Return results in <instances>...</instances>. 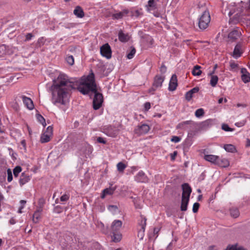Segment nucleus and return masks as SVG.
<instances>
[{"instance_id": "26", "label": "nucleus", "mask_w": 250, "mask_h": 250, "mask_svg": "<svg viewBox=\"0 0 250 250\" xmlns=\"http://www.w3.org/2000/svg\"><path fill=\"white\" fill-rule=\"evenodd\" d=\"M115 232H116L112 231V240L115 242H118L121 241L122 238V235L120 233H116Z\"/></svg>"}, {"instance_id": "40", "label": "nucleus", "mask_w": 250, "mask_h": 250, "mask_svg": "<svg viewBox=\"0 0 250 250\" xmlns=\"http://www.w3.org/2000/svg\"><path fill=\"white\" fill-rule=\"evenodd\" d=\"M222 128L226 131H232L234 130L233 128L229 127L228 125L225 124L222 125Z\"/></svg>"}, {"instance_id": "12", "label": "nucleus", "mask_w": 250, "mask_h": 250, "mask_svg": "<svg viewBox=\"0 0 250 250\" xmlns=\"http://www.w3.org/2000/svg\"><path fill=\"white\" fill-rule=\"evenodd\" d=\"M142 221L140 223V226H141V229L138 231V237H140L141 239H142L144 236V232L145 230V227L146 226V217H142Z\"/></svg>"}, {"instance_id": "5", "label": "nucleus", "mask_w": 250, "mask_h": 250, "mask_svg": "<svg viewBox=\"0 0 250 250\" xmlns=\"http://www.w3.org/2000/svg\"><path fill=\"white\" fill-rule=\"evenodd\" d=\"M52 133L53 127L51 126H48L45 132H44L41 137V142L42 143L48 142L50 140Z\"/></svg>"}, {"instance_id": "16", "label": "nucleus", "mask_w": 250, "mask_h": 250, "mask_svg": "<svg viewBox=\"0 0 250 250\" xmlns=\"http://www.w3.org/2000/svg\"><path fill=\"white\" fill-rule=\"evenodd\" d=\"M204 159L208 162L216 165L219 156L214 155H205Z\"/></svg>"}, {"instance_id": "46", "label": "nucleus", "mask_w": 250, "mask_h": 250, "mask_svg": "<svg viewBox=\"0 0 250 250\" xmlns=\"http://www.w3.org/2000/svg\"><path fill=\"white\" fill-rule=\"evenodd\" d=\"M0 53L2 55L6 53V46L5 45H0Z\"/></svg>"}, {"instance_id": "33", "label": "nucleus", "mask_w": 250, "mask_h": 250, "mask_svg": "<svg viewBox=\"0 0 250 250\" xmlns=\"http://www.w3.org/2000/svg\"><path fill=\"white\" fill-rule=\"evenodd\" d=\"M191 123V121H187L182 122L177 125V129L180 128V129H186V128L185 126V125L190 124Z\"/></svg>"}, {"instance_id": "24", "label": "nucleus", "mask_w": 250, "mask_h": 250, "mask_svg": "<svg viewBox=\"0 0 250 250\" xmlns=\"http://www.w3.org/2000/svg\"><path fill=\"white\" fill-rule=\"evenodd\" d=\"M201 66L199 65H195L193 67L192 71V74L193 76H200L202 74V71L200 70Z\"/></svg>"}, {"instance_id": "30", "label": "nucleus", "mask_w": 250, "mask_h": 250, "mask_svg": "<svg viewBox=\"0 0 250 250\" xmlns=\"http://www.w3.org/2000/svg\"><path fill=\"white\" fill-rule=\"evenodd\" d=\"M230 214L233 218H237L239 215V211L237 208H232L230 209Z\"/></svg>"}, {"instance_id": "56", "label": "nucleus", "mask_w": 250, "mask_h": 250, "mask_svg": "<svg viewBox=\"0 0 250 250\" xmlns=\"http://www.w3.org/2000/svg\"><path fill=\"white\" fill-rule=\"evenodd\" d=\"M229 250H245L244 248L239 247V248H236L235 247L232 246Z\"/></svg>"}, {"instance_id": "29", "label": "nucleus", "mask_w": 250, "mask_h": 250, "mask_svg": "<svg viewBox=\"0 0 250 250\" xmlns=\"http://www.w3.org/2000/svg\"><path fill=\"white\" fill-rule=\"evenodd\" d=\"M146 6L148 7V10L155 9L156 8L155 0H149Z\"/></svg>"}, {"instance_id": "55", "label": "nucleus", "mask_w": 250, "mask_h": 250, "mask_svg": "<svg viewBox=\"0 0 250 250\" xmlns=\"http://www.w3.org/2000/svg\"><path fill=\"white\" fill-rule=\"evenodd\" d=\"M33 37V35L31 33H28L26 35V39H25V41H28V40H30L31 39V38H32Z\"/></svg>"}, {"instance_id": "20", "label": "nucleus", "mask_w": 250, "mask_h": 250, "mask_svg": "<svg viewBox=\"0 0 250 250\" xmlns=\"http://www.w3.org/2000/svg\"><path fill=\"white\" fill-rule=\"evenodd\" d=\"M216 165L221 167H226L229 166V162L227 159H221L219 157Z\"/></svg>"}, {"instance_id": "64", "label": "nucleus", "mask_w": 250, "mask_h": 250, "mask_svg": "<svg viewBox=\"0 0 250 250\" xmlns=\"http://www.w3.org/2000/svg\"><path fill=\"white\" fill-rule=\"evenodd\" d=\"M208 250H217L215 246H211L209 247Z\"/></svg>"}, {"instance_id": "47", "label": "nucleus", "mask_w": 250, "mask_h": 250, "mask_svg": "<svg viewBox=\"0 0 250 250\" xmlns=\"http://www.w3.org/2000/svg\"><path fill=\"white\" fill-rule=\"evenodd\" d=\"M69 198V196L67 194H64L60 198V200L61 201H67Z\"/></svg>"}, {"instance_id": "58", "label": "nucleus", "mask_w": 250, "mask_h": 250, "mask_svg": "<svg viewBox=\"0 0 250 250\" xmlns=\"http://www.w3.org/2000/svg\"><path fill=\"white\" fill-rule=\"evenodd\" d=\"M177 152L175 151L173 153L171 154V159L172 160H174L175 159V156L177 155Z\"/></svg>"}, {"instance_id": "19", "label": "nucleus", "mask_w": 250, "mask_h": 250, "mask_svg": "<svg viewBox=\"0 0 250 250\" xmlns=\"http://www.w3.org/2000/svg\"><path fill=\"white\" fill-rule=\"evenodd\" d=\"M74 14L78 18H83L84 16V12L82 8L79 6H77L76 7L75 9L73 11Z\"/></svg>"}, {"instance_id": "39", "label": "nucleus", "mask_w": 250, "mask_h": 250, "mask_svg": "<svg viewBox=\"0 0 250 250\" xmlns=\"http://www.w3.org/2000/svg\"><path fill=\"white\" fill-rule=\"evenodd\" d=\"M204 111L202 108L198 109L195 111V116L197 117H200L203 116L204 115Z\"/></svg>"}, {"instance_id": "14", "label": "nucleus", "mask_w": 250, "mask_h": 250, "mask_svg": "<svg viewBox=\"0 0 250 250\" xmlns=\"http://www.w3.org/2000/svg\"><path fill=\"white\" fill-rule=\"evenodd\" d=\"M122 226V222L119 220H114L111 226L112 231L117 232L120 230Z\"/></svg>"}, {"instance_id": "17", "label": "nucleus", "mask_w": 250, "mask_h": 250, "mask_svg": "<svg viewBox=\"0 0 250 250\" xmlns=\"http://www.w3.org/2000/svg\"><path fill=\"white\" fill-rule=\"evenodd\" d=\"M242 46L240 44H237L234 49L233 52V57L236 59L240 57L242 54L241 50Z\"/></svg>"}, {"instance_id": "38", "label": "nucleus", "mask_w": 250, "mask_h": 250, "mask_svg": "<svg viewBox=\"0 0 250 250\" xmlns=\"http://www.w3.org/2000/svg\"><path fill=\"white\" fill-rule=\"evenodd\" d=\"M66 61L70 65H73L74 63V59L73 56L70 55L66 57Z\"/></svg>"}, {"instance_id": "59", "label": "nucleus", "mask_w": 250, "mask_h": 250, "mask_svg": "<svg viewBox=\"0 0 250 250\" xmlns=\"http://www.w3.org/2000/svg\"><path fill=\"white\" fill-rule=\"evenodd\" d=\"M241 73H242V75L244 74H247L249 72H248L247 70L245 68H242L241 70Z\"/></svg>"}, {"instance_id": "35", "label": "nucleus", "mask_w": 250, "mask_h": 250, "mask_svg": "<svg viewBox=\"0 0 250 250\" xmlns=\"http://www.w3.org/2000/svg\"><path fill=\"white\" fill-rule=\"evenodd\" d=\"M21 171V167L20 166L16 167L13 169V174L15 177H17Z\"/></svg>"}, {"instance_id": "2", "label": "nucleus", "mask_w": 250, "mask_h": 250, "mask_svg": "<svg viewBox=\"0 0 250 250\" xmlns=\"http://www.w3.org/2000/svg\"><path fill=\"white\" fill-rule=\"evenodd\" d=\"M78 90L83 94H87L90 92L94 93L93 101V107L95 110L99 109L103 102V95L97 92L95 82L94 74L93 72L86 77H83L78 87Z\"/></svg>"}, {"instance_id": "28", "label": "nucleus", "mask_w": 250, "mask_h": 250, "mask_svg": "<svg viewBox=\"0 0 250 250\" xmlns=\"http://www.w3.org/2000/svg\"><path fill=\"white\" fill-rule=\"evenodd\" d=\"M224 148L225 149V150L229 152H233L235 150L234 146L231 144H227L224 145Z\"/></svg>"}, {"instance_id": "23", "label": "nucleus", "mask_w": 250, "mask_h": 250, "mask_svg": "<svg viewBox=\"0 0 250 250\" xmlns=\"http://www.w3.org/2000/svg\"><path fill=\"white\" fill-rule=\"evenodd\" d=\"M119 40L122 42H126L129 40V36L125 34L122 31H120L118 34Z\"/></svg>"}, {"instance_id": "53", "label": "nucleus", "mask_w": 250, "mask_h": 250, "mask_svg": "<svg viewBox=\"0 0 250 250\" xmlns=\"http://www.w3.org/2000/svg\"><path fill=\"white\" fill-rule=\"evenodd\" d=\"M45 204V200L43 198H41L39 200V205L41 207H43L44 204Z\"/></svg>"}, {"instance_id": "6", "label": "nucleus", "mask_w": 250, "mask_h": 250, "mask_svg": "<svg viewBox=\"0 0 250 250\" xmlns=\"http://www.w3.org/2000/svg\"><path fill=\"white\" fill-rule=\"evenodd\" d=\"M119 130L115 127L108 126L104 129V133L106 135L115 138L119 134Z\"/></svg>"}, {"instance_id": "11", "label": "nucleus", "mask_w": 250, "mask_h": 250, "mask_svg": "<svg viewBox=\"0 0 250 250\" xmlns=\"http://www.w3.org/2000/svg\"><path fill=\"white\" fill-rule=\"evenodd\" d=\"M135 179V180L138 182L146 183L148 181L147 177L142 171H141L138 173V174L136 175Z\"/></svg>"}, {"instance_id": "4", "label": "nucleus", "mask_w": 250, "mask_h": 250, "mask_svg": "<svg viewBox=\"0 0 250 250\" xmlns=\"http://www.w3.org/2000/svg\"><path fill=\"white\" fill-rule=\"evenodd\" d=\"M165 79V76L156 75L154 78V82L152 87L149 90L150 92L151 91H154L157 88L161 87L162 83Z\"/></svg>"}, {"instance_id": "48", "label": "nucleus", "mask_w": 250, "mask_h": 250, "mask_svg": "<svg viewBox=\"0 0 250 250\" xmlns=\"http://www.w3.org/2000/svg\"><path fill=\"white\" fill-rule=\"evenodd\" d=\"M160 71L162 74H164L167 71V67L164 64H162L160 68Z\"/></svg>"}, {"instance_id": "34", "label": "nucleus", "mask_w": 250, "mask_h": 250, "mask_svg": "<svg viewBox=\"0 0 250 250\" xmlns=\"http://www.w3.org/2000/svg\"><path fill=\"white\" fill-rule=\"evenodd\" d=\"M41 218V214L37 213V212H34L33 215V221L35 223H37L39 222L40 219Z\"/></svg>"}, {"instance_id": "36", "label": "nucleus", "mask_w": 250, "mask_h": 250, "mask_svg": "<svg viewBox=\"0 0 250 250\" xmlns=\"http://www.w3.org/2000/svg\"><path fill=\"white\" fill-rule=\"evenodd\" d=\"M131 50L130 51L129 53H128L127 55V58L128 59H131L133 58L134 57V54L136 53V49L134 47H131Z\"/></svg>"}, {"instance_id": "44", "label": "nucleus", "mask_w": 250, "mask_h": 250, "mask_svg": "<svg viewBox=\"0 0 250 250\" xmlns=\"http://www.w3.org/2000/svg\"><path fill=\"white\" fill-rule=\"evenodd\" d=\"M62 208L60 206H57L55 207L54 208V212L57 213H59L62 212Z\"/></svg>"}, {"instance_id": "63", "label": "nucleus", "mask_w": 250, "mask_h": 250, "mask_svg": "<svg viewBox=\"0 0 250 250\" xmlns=\"http://www.w3.org/2000/svg\"><path fill=\"white\" fill-rule=\"evenodd\" d=\"M10 223L12 225L15 224L16 223V221L14 218H11L10 220Z\"/></svg>"}, {"instance_id": "31", "label": "nucleus", "mask_w": 250, "mask_h": 250, "mask_svg": "<svg viewBox=\"0 0 250 250\" xmlns=\"http://www.w3.org/2000/svg\"><path fill=\"white\" fill-rule=\"evenodd\" d=\"M126 167V166L122 162H119L117 165V167L118 170L119 172H123Z\"/></svg>"}, {"instance_id": "43", "label": "nucleus", "mask_w": 250, "mask_h": 250, "mask_svg": "<svg viewBox=\"0 0 250 250\" xmlns=\"http://www.w3.org/2000/svg\"><path fill=\"white\" fill-rule=\"evenodd\" d=\"M45 40L43 37H41L39 38L38 40L37 45L41 46V45H43L44 43Z\"/></svg>"}, {"instance_id": "21", "label": "nucleus", "mask_w": 250, "mask_h": 250, "mask_svg": "<svg viewBox=\"0 0 250 250\" xmlns=\"http://www.w3.org/2000/svg\"><path fill=\"white\" fill-rule=\"evenodd\" d=\"M214 71H212L209 74V75L211 76V79L210 81V84L212 87L216 86L218 81V78L216 75H213Z\"/></svg>"}, {"instance_id": "57", "label": "nucleus", "mask_w": 250, "mask_h": 250, "mask_svg": "<svg viewBox=\"0 0 250 250\" xmlns=\"http://www.w3.org/2000/svg\"><path fill=\"white\" fill-rule=\"evenodd\" d=\"M236 106L238 107H242L245 108V107H246L247 106V104H240V103H238V104H237Z\"/></svg>"}, {"instance_id": "52", "label": "nucleus", "mask_w": 250, "mask_h": 250, "mask_svg": "<svg viewBox=\"0 0 250 250\" xmlns=\"http://www.w3.org/2000/svg\"><path fill=\"white\" fill-rule=\"evenodd\" d=\"M199 88L198 87H195L193 88L190 90L189 91L193 95V94L197 93L199 91Z\"/></svg>"}, {"instance_id": "62", "label": "nucleus", "mask_w": 250, "mask_h": 250, "mask_svg": "<svg viewBox=\"0 0 250 250\" xmlns=\"http://www.w3.org/2000/svg\"><path fill=\"white\" fill-rule=\"evenodd\" d=\"M108 209H117V207L116 206L110 205L108 206Z\"/></svg>"}, {"instance_id": "60", "label": "nucleus", "mask_w": 250, "mask_h": 250, "mask_svg": "<svg viewBox=\"0 0 250 250\" xmlns=\"http://www.w3.org/2000/svg\"><path fill=\"white\" fill-rule=\"evenodd\" d=\"M160 230V228H155L153 229V233L154 234H157L159 232V231Z\"/></svg>"}, {"instance_id": "45", "label": "nucleus", "mask_w": 250, "mask_h": 250, "mask_svg": "<svg viewBox=\"0 0 250 250\" xmlns=\"http://www.w3.org/2000/svg\"><path fill=\"white\" fill-rule=\"evenodd\" d=\"M192 96V94H191L189 91L187 92L185 95L186 99L188 101H189L191 99Z\"/></svg>"}, {"instance_id": "7", "label": "nucleus", "mask_w": 250, "mask_h": 250, "mask_svg": "<svg viewBox=\"0 0 250 250\" xmlns=\"http://www.w3.org/2000/svg\"><path fill=\"white\" fill-rule=\"evenodd\" d=\"M100 52L101 55L107 59H110L111 57V50L108 43H106L101 46Z\"/></svg>"}, {"instance_id": "18", "label": "nucleus", "mask_w": 250, "mask_h": 250, "mask_svg": "<svg viewBox=\"0 0 250 250\" xmlns=\"http://www.w3.org/2000/svg\"><path fill=\"white\" fill-rule=\"evenodd\" d=\"M30 176L27 173L23 172L21 174L20 176V183L21 185H23L25 183H27L30 180Z\"/></svg>"}, {"instance_id": "15", "label": "nucleus", "mask_w": 250, "mask_h": 250, "mask_svg": "<svg viewBox=\"0 0 250 250\" xmlns=\"http://www.w3.org/2000/svg\"><path fill=\"white\" fill-rule=\"evenodd\" d=\"M21 98L23 100V103L29 109L31 110L33 109V102L30 98L23 95L21 96Z\"/></svg>"}, {"instance_id": "10", "label": "nucleus", "mask_w": 250, "mask_h": 250, "mask_svg": "<svg viewBox=\"0 0 250 250\" xmlns=\"http://www.w3.org/2000/svg\"><path fill=\"white\" fill-rule=\"evenodd\" d=\"M182 197H187L189 198L190 193L192 191L188 183H184L182 185Z\"/></svg>"}, {"instance_id": "9", "label": "nucleus", "mask_w": 250, "mask_h": 250, "mask_svg": "<svg viewBox=\"0 0 250 250\" xmlns=\"http://www.w3.org/2000/svg\"><path fill=\"white\" fill-rule=\"evenodd\" d=\"M177 78L175 74H173L170 80L169 83L168 89L169 91H173L176 89L177 86Z\"/></svg>"}, {"instance_id": "54", "label": "nucleus", "mask_w": 250, "mask_h": 250, "mask_svg": "<svg viewBox=\"0 0 250 250\" xmlns=\"http://www.w3.org/2000/svg\"><path fill=\"white\" fill-rule=\"evenodd\" d=\"M230 66L232 69H235L238 67V64L234 62H230Z\"/></svg>"}, {"instance_id": "61", "label": "nucleus", "mask_w": 250, "mask_h": 250, "mask_svg": "<svg viewBox=\"0 0 250 250\" xmlns=\"http://www.w3.org/2000/svg\"><path fill=\"white\" fill-rule=\"evenodd\" d=\"M42 207H41L40 206H39L37 209L36 210V211L35 212H37V213H40L41 214V213L42 212Z\"/></svg>"}, {"instance_id": "32", "label": "nucleus", "mask_w": 250, "mask_h": 250, "mask_svg": "<svg viewBox=\"0 0 250 250\" xmlns=\"http://www.w3.org/2000/svg\"><path fill=\"white\" fill-rule=\"evenodd\" d=\"M242 80L245 83H247L250 82V74L248 73L247 74L242 75L241 76Z\"/></svg>"}, {"instance_id": "42", "label": "nucleus", "mask_w": 250, "mask_h": 250, "mask_svg": "<svg viewBox=\"0 0 250 250\" xmlns=\"http://www.w3.org/2000/svg\"><path fill=\"white\" fill-rule=\"evenodd\" d=\"M200 205L198 203H195L193 205L192 211L194 213L198 211Z\"/></svg>"}, {"instance_id": "37", "label": "nucleus", "mask_w": 250, "mask_h": 250, "mask_svg": "<svg viewBox=\"0 0 250 250\" xmlns=\"http://www.w3.org/2000/svg\"><path fill=\"white\" fill-rule=\"evenodd\" d=\"M37 118L38 121L40 122L44 127L46 125L45 119L41 115L37 114Z\"/></svg>"}, {"instance_id": "27", "label": "nucleus", "mask_w": 250, "mask_h": 250, "mask_svg": "<svg viewBox=\"0 0 250 250\" xmlns=\"http://www.w3.org/2000/svg\"><path fill=\"white\" fill-rule=\"evenodd\" d=\"M240 33L237 30H233L229 34V37L233 39H236L240 35Z\"/></svg>"}, {"instance_id": "49", "label": "nucleus", "mask_w": 250, "mask_h": 250, "mask_svg": "<svg viewBox=\"0 0 250 250\" xmlns=\"http://www.w3.org/2000/svg\"><path fill=\"white\" fill-rule=\"evenodd\" d=\"M151 107L150 103L149 102H146L144 104V108L145 111H148Z\"/></svg>"}, {"instance_id": "22", "label": "nucleus", "mask_w": 250, "mask_h": 250, "mask_svg": "<svg viewBox=\"0 0 250 250\" xmlns=\"http://www.w3.org/2000/svg\"><path fill=\"white\" fill-rule=\"evenodd\" d=\"M189 198L182 197V202L181 205V210L182 211H186L187 209V206L189 202Z\"/></svg>"}, {"instance_id": "13", "label": "nucleus", "mask_w": 250, "mask_h": 250, "mask_svg": "<svg viewBox=\"0 0 250 250\" xmlns=\"http://www.w3.org/2000/svg\"><path fill=\"white\" fill-rule=\"evenodd\" d=\"M128 13L129 11L127 9H124L121 12L112 14V19L119 20L122 19L124 17L126 16Z\"/></svg>"}, {"instance_id": "51", "label": "nucleus", "mask_w": 250, "mask_h": 250, "mask_svg": "<svg viewBox=\"0 0 250 250\" xmlns=\"http://www.w3.org/2000/svg\"><path fill=\"white\" fill-rule=\"evenodd\" d=\"M180 141V137L178 136H173L172 138L171 139V141L175 142V143H178Z\"/></svg>"}, {"instance_id": "8", "label": "nucleus", "mask_w": 250, "mask_h": 250, "mask_svg": "<svg viewBox=\"0 0 250 250\" xmlns=\"http://www.w3.org/2000/svg\"><path fill=\"white\" fill-rule=\"evenodd\" d=\"M149 129V126L147 124H144L141 125H138L135 129V132L136 134L141 135L147 133Z\"/></svg>"}, {"instance_id": "50", "label": "nucleus", "mask_w": 250, "mask_h": 250, "mask_svg": "<svg viewBox=\"0 0 250 250\" xmlns=\"http://www.w3.org/2000/svg\"><path fill=\"white\" fill-rule=\"evenodd\" d=\"M97 141L98 143L105 144L106 143V141L104 140V139L102 137H99L97 138Z\"/></svg>"}, {"instance_id": "3", "label": "nucleus", "mask_w": 250, "mask_h": 250, "mask_svg": "<svg viewBox=\"0 0 250 250\" xmlns=\"http://www.w3.org/2000/svg\"><path fill=\"white\" fill-rule=\"evenodd\" d=\"M210 21V17L208 11H205L199 19V27L201 29H205L208 26Z\"/></svg>"}, {"instance_id": "25", "label": "nucleus", "mask_w": 250, "mask_h": 250, "mask_svg": "<svg viewBox=\"0 0 250 250\" xmlns=\"http://www.w3.org/2000/svg\"><path fill=\"white\" fill-rule=\"evenodd\" d=\"M114 191V189L109 188L104 189L103 190V194L101 196L102 198H104L105 195H111L113 193Z\"/></svg>"}, {"instance_id": "41", "label": "nucleus", "mask_w": 250, "mask_h": 250, "mask_svg": "<svg viewBox=\"0 0 250 250\" xmlns=\"http://www.w3.org/2000/svg\"><path fill=\"white\" fill-rule=\"evenodd\" d=\"M13 179L12 173L10 169H7V181L10 182Z\"/></svg>"}, {"instance_id": "1", "label": "nucleus", "mask_w": 250, "mask_h": 250, "mask_svg": "<svg viewBox=\"0 0 250 250\" xmlns=\"http://www.w3.org/2000/svg\"><path fill=\"white\" fill-rule=\"evenodd\" d=\"M73 88L74 83L67 77L64 74H60L57 79L53 81L51 86L53 103L66 105L69 102V92Z\"/></svg>"}]
</instances>
